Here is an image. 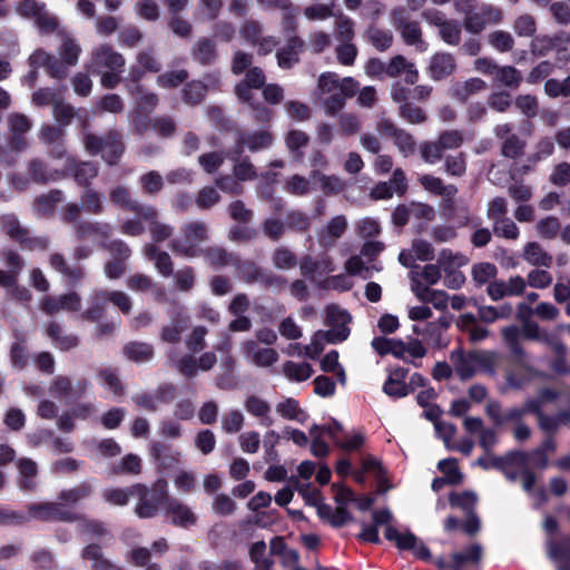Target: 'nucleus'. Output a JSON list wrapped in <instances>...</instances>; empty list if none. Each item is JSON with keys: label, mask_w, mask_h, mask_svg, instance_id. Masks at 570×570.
I'll return each instance as SVG.
<instances>
[{"label": "nucleus", "mask_w": 570, "mask_h": 570, "mask_svg": "<svg viewBox=\"0 0 570 570\" xmlns=\"http://www.w3.org/2000/svg\"><path fill=\"white\" fill-rule=\"evenodd\" d=\"M111 233V225L105 222L81 220L75 225V234L78 240L97 238L100 244L106 242Z\"/></svg>", "instance_id": "bb28decb"}, {"label": "nucleus", "mask_w": 570, "mask_h": 570, "mask_svg": "<svg viewBox=\"0 0 570 570\" xmlns=\"http://www.w3.org/2000/svg\"><path fill=\"white\" fill-rule=\"evenodd\" d=\"M191 58L202 66H210L217 59L216 43L212 38L202 37L190 49Z\"/></svg>", "instance_id": "a19ab883"}, {"label": "nucleus", "mask_w": 570, "mask_h": 570, "mask_svg": "<svg viewBox=\"0 0 570 570\" xmlns=\"http://www.w3.org/2000/svg\"><path fill=\"white\" fill-rule=\"evenodd\" d=\"M351 316L346 311L336 305H330L326 308V324L331 326L328 331H323L328 344H337L345 341L350 335L347 324Z\"/></svg>", "instance_id": "dca6fc26"}, {"label": "nucleus", "mask_w": 570, "mask_h": 570, "mask_svg": "<svg viewBox=\"0 0 570 570\" xmlns=\"http://www.w3.org/2000/svg\"><path fill=\"white\" fill-rule=\"evenodd\" d=\"M360 83L352 77L341 78L335 72H323L317 79V96L325 114L335 116L345 106L346 99L356 95Z\"/></svg>", "instance_id": "f257e3e1"}, {"label": "nucleus", "mask_w": 570, "mask_h": 570, "mask_svg": "<svg viewBox=\"0 0 570 570\" xmlns=\"http://www.w3.org/2000/svg\"><path fill=\"white\" fill-rule=\"evenodd\" d=\"M91 493V484L88 482H82L71 489L62 490L58 498L62 504H77L81 500L88 498Z\"/></svg>", "instance_id": "0e129e2a"}, {"label": "nucleus", "mask_w": 570, "mask_h": 570, "mask_svg": "<svg viewBox=\"0 0 570 570\" xmlns=\"http://www.w3.org/2000/svg\"><path fill=\"white\" fill-rule=\"evenodd\" d=\"M450 360L453 364L454 372L462 381L470 380L478 373L472 351L464 352L461 348L454 350L450 354Z\"/></svg>", "instance_id": "72a5a7b5"}, {"label": "nucleus", "mask_w": 570, "mask_h": 570, "mask_svg": "<svg viewBox=\"0 0 570 570\" xmlns=\"http://www.w3.org/2000/svg\"><path fill=\"white\" fill-rule=\"evenodd\" d=\"M244 351L247 357L257 366L267 367L278 360V353L271 347H261L255 341L244 343Z\"/></svg>", "instance_id": "58836bf2"}, {"label": "nucleus", "mask_w": 570, "mask_h": 570, "mask_svg": "<svg viewBox=\"0 0 570 570\" xmlns=\"http://www.w3.org/2000/svg\"><path fill=\"white\" fill-rule=\"evenodd\" d=\"M347 226V219L344 215L331 218L318 234L320 246L324 249L334 247L336 242L345 234Z\"/></svg>", "instance_id": "b1692460"}, {"label": "nucleus", "mask_w": 570, "mask_h": 570, "mask_svg": "<svg viewBox=\"0 0 570 570\" xmlns=\"http://www.w3.org/2000/svg\"><path fill=\"white\" fill-rule=\"evenodd\" d=\"M83 145L90 155L102 154L109 165H116L125 151L122 135L118 130H109L104 137L86 134Z\"/></svg>", "instance_id": "39448f33"}, {"label": "nucleus", "mask_w": 570, "mask_h": 570, "mask_svg": "<svg viewBox=\"0 0 570 570\" xmlns=\"http://www.w3.org/2000/svg\"><path fill=\"white\" fill-rule=\"evenodd\" d=\"M10 130V147L17 151H21L27 147L24 135L31 129V120L23 114L13 112L7 118Z\"/></svg>", "instance_id": "a211bd4d"}, {"label": "nucleus", "mask_w": 570, "mask_h": 570, "mask_svg": "<svg viewBox=\"0 0 570 570\" xmlns=\"http://www.w3.org/2000/svg\"><path fill=\"white\" fill-rule=\"evenodd\" d=\"M169 360L171 366L187 379L195 377L198 371H210L217 363V356L213 351L204 352L198 357L193 354H185L179 357L170 355Z\"/></svg>", "instance_id": "4468645a"}, {"label": "nucleus", "mask_w": 570, "mask_h": 570, "mask_svg": "<svg viewBox=\"0 0 570 570\" xmlns=\"http://www.w3.org/2000/svg\"><path fill=\"white\" fill-rule=\"evenodd\" d=\"M544 94L550 98L570 97V75L563 80L556 78L548 79L543 87Z\"/></svg>", "instance_id": "774afa93"}, {"label": "nucleus", "mask_w": 570, "mask_h": 570, "mask_svg": "<svg viewBox=\"0 0 570 570\" xmlns=\"http://www.w3.org/2000/svg\"><path fill=\"white\" fill-rule=\"evenodd\" d=\"M0 220L2 232L18 243L22 249L45 250L48 248L49 239L43 236H32L14 215H4Z\"/></svg>", "instance_id": "1a4fd4ad"}, {"label": "nucleus", "mask_w": 570, "mask_h": 570, "mask_svg": "<svg viewBox=\"0 0 570 570\" xmlns=\"http://www.w3.org/2000/svg\"><path fill=\"white\" fill-rule=\"evenodd\" d=\"M547 553L553 562L570 563V535L564 537L560 541L550 540L547 543Z\"/></svg>", "instance_id": "bf43d9fd"}, {"label": "nucleus", "mask_w": 570, "mask_h": 570, "mask_svg": "<svg viewBox=\"0 0 570 570\" xmlns=\"http://www.w3.org/2000/svg\"><path fill=\"white\" fill-rule=\"evenodd\" d=\"M80 200L83 212L88 214L100 215L105 210L104 197L96 189L86 188L80 196Z\"/></svg>", "instance_id": "4d7b16f0"}, {"label": "nucleus", "mask_w": 570, "mask_h": 570, "mask_svg": "<svg viewBox=\"0 0 570 570\" xmlns=\"http://www.w3.org/2000/svg\"><path fill=\"white\" fill-rule=\"evenodd\" d=\"M309 142V136L299 129L289 130L285 136V144L288 150L294 155L295 159L301 160L303 157L302 149Z\"/></svg>", "instance_id": "680f3d73"}, {"label": "nucleus", "mask_w": 570, "mask_h": 570, "mask_svg": "<svg viewBox=\"0 0 570 570\" xmlns=\"http://www.w3.org/2000/svg\"><path fill=\"white\" fill-rule=\"evenodd\" d=\"M65 199V195L60 189H51L35 199V208L41 215H50L55 206Z\"/></svg>", "instance_id": "e2e57ef3"}, {"label": "nucleus", "mask_w": 570, "mask_h": 570, "mask_svg": "<svg viewBox=\"0 0 570 570\" xmlns=\"http://www.w3.org/2000/svg\"><path fill=\"white\" fill-rule=\"evenodd\" d=\"M390 19L392 26L406 45L417 46L423 43L420 22L413 20L404 7L393 8L390 12Z\"/></svg>", "instance_id": "ddd939ff"}, {"label": "nucleus", "mask_w": 570, "mask_h": 570, "mask_svg": "<svg viewBox=\"0 0 570 570\" xmlns=\"http://www.w3.org/2000/svg\"><path fill=\"white\" fill-rule=\"evenodd\" d=\"M274 136L268 130L244 134L236 141L235 154L239 157L244 151V147H247L253 153L266 149L272 146Z\"/></svg>", "instance_id": "393cba45"}, {"label": "nucleus", "mask_w": 570, "mask_h": 570, "mask_svg": "<svg viewBox=\"0 0 570 570\" xmlns=\"http://www.w3.org/2000/svg\"><path fill=\"white\" fill-rule=\"evenodd\" d=\"M126 59L111 45L101 43L92 49L88 71L100 76V85L114 89L121 82Z\"/></svg>", "instance_id": "f03ea898"}, {"label": "nucleus", "mask_w": 570, "mask_h": 570, "mask_svg": "<svg viewBox=\"0 0 570 570\" xmlns=\"http://www.w3.org/2000/svg\"><path fill=\"white\" fill-rule=\"evenodd\" d=\"M520 320L522 321L521 330L517 326H508L501 331V334L503 342L511 354L519 362L524 363L527 360V354L520 344L521 335L528 340L533 341L548 340V335L541 331L540 326L535 322L525 318Z\"/></svg>", "instance_id": "423d86ee"}, {"label": "nucleus", "mask_w": 570, "mask_h": 570, "mask_svg": "<svg viewBox=\"0 0 570 570\" xmlns=\"http://www.w3.org/2000/svg\"><path fill=\"white\" fill-rule=\"evenodd\" d=\"M134 498L137 499L135 513L140 519H150L158 514L169 502L168 483L164 479L156 480L149 488L142 483L131 485Z\"/></svg>", "instance_id": "20e7f679"}, {"label": "nucleus", "mask_w": 570, "mask_h": 570, "mask_svg": "<svg viewBox=\"0 0 570 570\" xmlns=\"http://www.w3.org/2000/svg\"><path fill=\"white\" fill-rule=\"evenodd\" d=\"M166 513L170 518L171 523L177 527L189 528L197 521V517L191 509L177 499H169Z\"/></svg>", "instance_id": "e433bc0d"}, {"label": "nucleus", "mask_w": 570, "mask_h": 570, "mask_svg": "<svg viewBox=\"0 0 570 570\" xmlns=\"http://www.w3.org/2000/svg\"><path fill=\"white\" fill-rule=\"evenodd\" d=\"M282 372L289 381L304 382L312 376L313 368L311 364L305 362L287 361L283 364Z\"/></svg>", "instance_id": "052dcab7"}, {"label": "nucleus", "mask_w": 570, "mask_h": 570, "mask_svg": "<svg viewBox=\"0 0 570 570\" xmlns=\"http://www.w3.org/2000/svg\"><path fill=\"white\" fill-rule=\"evenodd\" d=\"M487 82L480 78H470L462 82H456L453 87V96L455 99L464 102L472 96L484 91L487 89Z\"/></svg>", "instance_id": "09e8293b"}, {"label": "nucleus", "mask_w": 570, "mask_h": 570, "mask_svg": "<svg viewBox=\"0 0 570 570\" xmlns=\"http://www.w3.org/2000/svg\"><path fill=\"white\" fill-rule=\"evenodd\" d=\"M523 308H527L529 313H533V315H535L542 321H554L560 315L559 308L551 303L542 302L539 303L534 308H531L525 303H520L518 305L519 318H525V316L523 315Z\"/></svg>", "instance_id": "6e6d98bb"}, {"label": "nucleus", "mask_w": 570, "mask_h": 570, "mask_svg": "<svg viewBox=\"0 0 570 570\" xmlns=\"http://www.w3.org/2000/svg\"><path fill=\"white\" fill-rule=\"evenodd\" d=\"M402 75L407 85H414L419 80V71L415 65L404 56L396 55L387 62V77L397 78Z\"/></svg>", "instance_id": "2f4dec72"}, {"label": "nucleus", "mask_w": 570, "mask_h": 570, "mask_svg": "<svg viewBox=\"0 0 570 570\" xmlns=\"http://www.w3.org/2000/svg\"><path fill=\"white\" fill-rule=\"evenodd\" d=\"M207 239V226L203 222H190L181 227V236L170 243V249L184 257L198 255V246Z\"/></svg>", "instance_id": "6e6552de"}, {"label": "nucleus", "mask_w": 570, "mask_h": 570, "mask_svg": "<svg viewBox=\"0 0 570 570\" xmlns=\"http://www.w3.org/2000/svg\"><path fill=\"white\" fill-rule=\"evenodd\" d=\"M336 269V265L333 258L323 254L318 258H313L311 255H304L299 259V272L303 276L314 281L316 276L333 273Z\"/></svg>", "instance_id": "aec40b11"}, {"label": "nucleus", "mask_w": 570, "mask_h": 570, "mask_svg": "<svg viewBox=\"0 0 570 570\" xmlns=\"http://www.w3.org/2000/svg\"><path fill=\"white\" fill-rule=\"evenodd\" d=\"M478 373L494 375L500 364V355L492 351H472Z\"/></svg>", "instance_id": "3c124183"}, {"label": "nucleus", "mask_w": 570, "mask_h": 570, "mask_svg": "<svg viewBox=\"0 0 570 570\" xmlns=\"http://www.w3.org/2000/svg\"><path fill=\"white\" fill-rule=\"evenodd\" d=\"M305 42L298 36H291L286 40V43L276 51L277 65L281 69H292L296 66L303 52Z\"/></svg>", "instance_id": "4be33fe9"}, {"label": "nucleus", "mask_w": 570, "mask_h": 570, "mask_svg": "<svg viewBox=\"0 0 570 570\" xmlns=\"http://www.w3.org/2000/svg\"><path fill=\"white\" fill-rule=\"evenodd\" d=\"M485 413L498 425H504L507 423H519L523 419V413L520 406H513L509 409H502L500 403L497 401L489 402L485 406Z\"/></svg>", "instance_id": "473e14b6"}, {"label": "nucleus", "mask_w": 570, "mask_h": 570, "mask_svg": "<svg viewBox=\"0 0 570 570\" xmlns=\"http://www.w3.org/2000/svg\"><path fill=\"white\" fill-rule=\"evenodd\" d=\"M483 558V547L480 543H472L462 551L454 552L450 556V561L443 557L436 558L434 564L440 569L450 570H468L478 567Z\"/></svg>", "instance_id": "2eb2a0df"}, {"label": "nucleus", "mask_w": 570, "mask_h": 570, "mask_svg": "<svg viewBox=\"0 0 570 570\" xmlns=\"http://www.w3.org/2000/svg\"><path fill=\"white\" fill-rule=\"evenodd\" d=\"M144 254L155 264L156 269L164 277L173 275L174 264L167 252L160 250L155 244H146Z\"/></svg>", "instance_id": "37998d69"}, {"label": "nucleus", "mask_w": 570, "mask_h": 570, "mask_svg": "<svg viewBox=\"0 0 570 570\" xmlns=\"http://www.w3.org/2000/svg\"><path fill=\"white\" fill-rule=\"evenodd\" d=\"M364 257L360 255H353L351 256L345 263H344V269L347 275L350 276H361L363 279H367L372 277V272H381L382 266L381 265H365V262L363 259Z\"/></svg>", "instance_id": "de8ad7c7"}, {"label": "nucleus", "mask_w": 570, "mask_h": 570, "mask_svg": "<svg viewBox=\"0 0 570 570\" xmlns=\"http://www.w3.org/2000/svg\"><path fill=\"white\" fill-rule=\"evenodd\" d=\"M28 173L37 183H48L50 180H58L65 177V174L61 171H49L46 164L40 159H32L29 163Z\"/></svg>", "instance_id": "13d9d810"}, {"label": "nucleus", "mask_w": 570, "mask_h": 570, "mask_svg": "<svg viewBox=\"0 0 570 570\" xmlns=\"http://www.w3.org/2000/svg\"><path fill=\"white\" fill-rule=\"evenodd\" d=\"M129 96L135 100L137 112L150 114L159 104V97L156 92L147 90L141 85H127Z\"/></svg>", "instance_id": "c9c22d12"}, {"label": "nucleus", "mask_w": 570, "mask_h": 570, "mask_svg": "<svg viewBox=\"0 0 570 570\" xmlns=\"http://www.w3.org/2000/svg\"><path fill=\"white\" fill-rule=\"evenodd\" d=\"M523 259L530 265L549 268L552 266V255L543 249L537 242L527 243L522 253Z\"/></svg>", "instance_id": "a18cd8bd"}, {"label": "nucleus", "mask_w": 570, "mask_h": 570, "mask_svg": "<svg viewBox=\"0 0 570 570\" xmlns=\"http://www.w3.org/2000/svg\"><path fill=\"white\" fill-rule=\"evenodd\" d=\"M50 266L60 273L63 277H66L69 282L77 283L80 282L85 272L83 268L79 265H70L62 254L53 253L49 257Z\"/></svg>", "instance_id": "c03bdc74"}, {"label": "nucleus", "mask_w": 570, "mask_h": 570, "mask_svg": "<svg viewBox=\"0 0 570 570\" xmlns=\"http://www.w3.org/2000/svg\"><path fill=\"white\" fill-rule=\"evenodd\" d=\"M46 334L52 341V344L61 351H69L79 344L78 336L65 333L62 326L57 322H50L47 325Z\"/></svg>", "instance_id": "79ce46f5"}, {"label": "nucleus", "mask_w": 570, "mask_h": 570, "mask_svg": "<svg viewBox=\"0 0 570 570\" xmlns=\"http://www.w3.org/2000/svg\"><path fill=\"white\" fill-rule=\"evenodd\" d=\"M371 345L377 352V354L382 356L392 354L396 358L403 360L405 362H410V357L422 358L426 354V348L419 340L415 338L411 340L409 343H404L401 340L380 336L374 337ZM413 364L419 366V364L414 362Z\"/></svg>", "instance_id": "0eeeda50"}, {"label": "nucleus", "mask_w": 570, "mask_h": 570, "mask_svg": "<svg viewBox=\"0 0 570 570\" xmlns=\"http://www.w3.org/2000/svg\"><path fill=\"white\" fill-rule=\"evenodd\" d=\"M494 137L500 141V154L510 160H519L524 157L528 142L514 132L512 122L498 124L493 128Z\"/></svg>", "instance_id": "9b49d317"}, {"label": "nucleus", "mask_w": 570, "mask_h": 570, "mask_svg": "<svg viewBox=\"0 0 570 570\" xmlns=\"http://www.w3.org/2000/svg\"><path fill=\"white\" fill-rule=\"evenodd\" d=\"M438 263L443 272L458 271L469 263V257L460 252L443 248L439 253Z\"/></svg>", "instance_id": "5fc2aeb1"}, {"label": "nucleus", "mask_w": 570, "mask_h": 570, "mask_svg": "<svg viewBox=\"0 0 570 570\" xmlns=\"http://www.w3.org/2000/svg\"><path fill=\"white\" fill-rule=\"evenodd\" d=\"M29 65L35 69L40 67L45 68L47 72L56 79H63L68 76L67 69L63 68V65L59 62L58 58L42 49H37L29 57Z\"/></svg>", "instance_id": "5701e85b"}, {"label": "nucleus", "mask_w": 570, "mask_h": 570, "mask_svg": "<svg viewBox=\"0 0 570 570\" xmlns=\"http://www.w3.org/2000/svg\"><path fill=\"white\" fill-rule=\"evenodd\" d=\"M527 461L528 455L522 451H511L502 456L494 455L492 451H489L476 460V464L484 470L498 469L501 471V469H505L507 464L524 466Z\"/></svg>", "instance_id": "412c9836"}, {"label": "nucleus", "mask_w": 570, "mask_h": 570, "mask_svg": "<svg viewBox=\"0 0 570 570\" xmlns=\"http://www.w3.org/2000/svg\"><path fill=\"white\" fill-rule=\"evenodd\" d=\"M407 374L409 370L404 367L392 370L383 385L384 393L396 399L406 396L409 394V386L405 383Z\"/></svg>", "instance_id": "ea45409f"}, {"label": "nucleus", "mask_w": 570, "mask_h": 570, "mask_svg": "<svg viewBox=\"0 0 570 570\" xmlns=\"http://www.w3.org/2000/svg\"><path fill=\"white\" fill-rule=\"evenodd\" d=\"M67 171L73 177L79 186L88 188L91 181L98 176L99 167L92 161L67 160Z\"/></svg>", "instance_id": "c756f323"}, {"label": "nucleus", "mask_w": 570, "mask_h": 570, "mask_svg": "<svg viewBox=\"0 0 570 570\" xmlns=\"http://www.w3.org/2000/svg\"><path fill=\"white\" fill-rule=\"evenodd\" d=\"M276 412L285 420L305 423L308 414L301 407L297 400L285 397L276 404Z\"/></svg>", "instance_id": "49530a36"}, {"label": "nucleus", "mask_w": 570, "mask_h": 570, "mask_svg": "<svg viewBox=\"0 0 570 570\" xmlns=\"http://www.w3.org/2000/svg\"><path fill=\"white\" fill-rule=\"evenodd\" d=\"M456 69V59L449 52L434 53L429 62L428 72L435 80H442L451 76Z\"/></svg>", "instance_id": "c85d7f7f"}, {"label": "nucleus", "mask_w": 570, "mask_h": 570, "mask_svg": "<svg viewBox=\"0 0 570 570\" xmlns=\"http://www.w3.org/2000/svg\"><path fill=\"white\" fill-rule=\"evenodd\" d=\"M527 288L525 279L520 276L510 277L508 281H493L488 285V295L493 301H499L509 296H520Z\"/></svg>", "instance_id": "6ab92c4d"}, {"label": "nucleus", "mask_w": 570, "mask_h": 570, "mask_svg": "<svg viewBox=\"0 0 570 570\" xmlns=\"http://www.w3.org/2000/svg\"><path fill=\"white\" fill-rule=\"evenodd\" d=\"M562 43H570V36L566 31H559L553 36L541 35L534 37L530 49L534 56L546 57L551 51H557Z\"/></svg>", "instance_id": "cd10ccee"}, {"label": "nucleus", "mask_w": 570, "mask_h": 570, "mask_svg": "<svg viewBox=\"0 0 570 570\" xmlns=\"http://www.w3.org/2000/svg\"><path fill=\"white\" fill-rule=\"evenodd\" d=\"M266 83V76L261 67L254 66L249 68L244 78L235 85L234 94L237 99L247 105L253 114V117L258 122H268L272 119L273 111L271 108L261 102L254 90L262 89Z\"/></svg>", "instance_id": "7ed1b4c3"}, {"label": "nucleus", "mask_w": 570, "mask_h": 570, "mask_svg": "<svg viewBox=\"0 0 570 570\" xmlns=\"http://www.w3.org/2000/svg\"><path fill=\"white\" fill-rule=\"evenodd\" d=\"M61 43L58 49L59 62L63 65V68L68 70L69 67H73L78 63L79 57L82 52L81 46L66 31H59Z\"/></svg>", "instance_id": "7c9ffc66"}, {"label": "nucleus", "mask_w": 570, "mask_h": 570, "mask_svg": "<svg viewBox=\"0 0 570 570\" xmlns=\"http://www.w3.org/2000/svg\"><path fill=\"white\" fill-rule=\"evenodd\" d=\"M109 199L112 204L122 209L137 214L140 218H151L154 206L142 205L131 196L130 190L122 185L115 186L109 191Z\"/></svg>", "instance_id": "f3484780"}, {"label": "nucleus", "mask_w": 570, "mask_h": 570, "mask_svg": "<svg viewBox=\"0 0 570 570\" xmlns=\"http://www.w3.org/2000/svg\"><path fill=\"white\" fill-rule=\"evenodd\" d=\"M272 263L275 268L281 271L293 269L299 265L296 254L287 246H277L271 256Z\"/></svg>", "instance_id": "603ef678"}, {"label": "nucleus", "mask_w": 570, "mask_h": 570, "mask_svg": "<svg viewBox=\"0 0 570 570\" xmlns=\"http://www.w3.org/2000/svg\"><path fill=\"white\" fill-rule=\"evenodd\" d=\"M124 354L134 362H147L154 356V348L144 342H130L124 347Z\"/></svg>", "instance_id": "69168bd1"}, {"label": "nucleus", "mask_w": 570, "mask_h": 570, "mask_svg": "<svg viewBox=\"0 0 570 570\" xmlns=\"http://www.w3.org/2000/svg\"><path fill=\"white\" fill-rule=\"evenodd\" d=\"M399 116L411 125H421L428 120V114L425 110L409 101L397 108Z\"/></svg>", "instance_id": "338daca9"}, {"label": "nucleus", "mask_w": 570, "mask_h": 570, "mask_svg": "<svg viewBox=\"0 0 570 570\" xmlns=\"http://www.w3.org/2000/svg\"><path fill=\"white\" fill-rule=\"evenodd\" d=\"M239 35L248 45L256 48L258 56H267L278 46V39L274 36L264 35L263 24L254 19L246 20L242 24Z\"/></svg>", "instance_id": "f8f14e48"}, {"label": "nucleus", "mask_w": 570, "mask_h": 570, "mask_svg": "<svg viewBox=\"0 0 570 570\" xmlns=\"http://www.w3.org/2000/svg\"><path fill=\"white\" fill-rule=\"evenodd\" d=\"M26 522L38 520L42 522H73L80 519L79 513L72 512L59 502H38L27 505Z\"/></svg>", "instance_id": "9d476101"}, {"label": "nucleus", "mask_w": 570, "mask_h": 570, "mask_svg": "<svg viewBox=\"0 0 570 570\" xmlns=\"http://www.w3.org/2000/svg\"><path fill=\"white\" fill-rule=\"evenodd\" d=\"M244 407L247 413L258 419L261 425L267 428L273 425L274 419L272 416V406L266 400L255 394L248 395L245 399Z\"/></svg>", "instance_id": "f704fd0d"}, {"label": "nucleus", "mask_w": 570, "mask_h": 570, "mask_svg": "<svg viewBox=\"0 0 570 570\" xmlns=\"http://www.w3.org/2000/svg\"><path fill=\"white\" fill-rule=\"evenodd\" d=\"M311 177L318 183L321 190L325 195H337L346 187V184L342 178L335 175L322 174L317 169L312 170Z\"/></svg>", "instance_id": "8fccbe9b"}, {"label": "nucleus", "mask_w": 570, "mask_h": 570, "mask_svg": "<svg viewBox=\"0 0 570 570\" xmlns=\"http://www.w3.org/2000/svg\"><path fill=\"white\" fill-rule=\"evenodd\" d=\"M21 475L20 488L24 491H32L36 488L35 478L38 474V465L29 458H21L17 462Z\"/></svg>", "instance_id": "864d4df0"}, {"label": "nucleus", "mask_w": 570, "mask_h": 570, "mask_svg": "<svg viewBox=\"0 0 570 570\" xmlns=\"http://www.w3.org/2000/svg\"><path fill=\"white\" fill-rule=\"evenodd\" d=\"M189 316L179 308L171 317L170 323L164 325L159 333L161 342L168 344H178L181 341L183 333L188 328Z\"/></svg>", "instance_id": "a878e982"}, {"label": "nucleus", "mask_w": 570, "mask_h": 570, "mask_svg": "<svg viewBox=\"0 0 570 570\" xmlns=\"http://www.w3.org/2000/svg\"><path fill=\"white\" fill-rule=\"evenodd\" d=\"M419 181L425 190L443 197L448 203V206L452 207L453 198L458 193L456 186L445 185L440 177H435L429 174L422 175L419 178Z\"/></svg>", "instance_id": "4c0bfd02"}]
</instances>
